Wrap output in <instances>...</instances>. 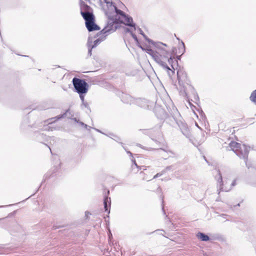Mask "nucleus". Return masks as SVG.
Segmentation results:
<instances>
[{
  "mask_svg": "<svg viewBox=\"0 0 256 256\" xmlns=\"http://www.w3.org/2000/svg\"><path fill=\"white\" fill-rule=\"evenodd\" d=\"M124 23L126 26L134 27L136 30V24L133 22L132 17L126 15L123 11L118 9L116 13H114L113 16L112 17L108 22L107 25L100 32V34H105L104 38L110 33L116 30L118 28V23Z\"/></svg>",
  "mask_w": 256,
  "mask_h": 256,
  "instance_id": "f257e3e1",
  "label": "nucleus"
},
{
  "mask_svg": "<svg viewBox=\"0 0 256 256\" xmlns=\"http://www.w3.org/2000/svg\"><path fill=\"white\" fill-rule=\"evenodd\" d=\"M151 44L155 46L156 48V50H153L150 48L144 49L140 46V47L143 50H145L147 54L151 56L154 60L164 69L166 70L168 74L170 76V72L173 74L174 73V71L170 70L166 62H165V60L170 56V52L164 48V46H166V44L160 42H154Z\"/></svg>",
  "mask_w": 256,
  "mask_h": 256,
  "instance_id": "f03ea898",
  "label": "nucleus"
},
{
  "mask_svg": "<svg viewBox=\"0 0 256 256\" xmlns=\"http://www.w3.org/2000/svg\"><path fill=\"white\" fill-rule=\"evenodd\" d=\"M178 80L179 86L178 89L179 90L180 95L183 96L188 97L190 94L196 95L194 88L190 84V82L188 79L186 74L182 71H178Z\"/></svg>",
  "mask_w": 256,
  "mask_h": 256,
  "instance_id": "7ed1b4c3",
  "label": "nucleus"
},
{
  "mask_svg": "<svg viewBox=\"0 0 256 256\" xmlns=\"http://www.w3.org/2000/svg\"><path fill=\"white\" fill-rule=\"evenodd\" d=\"M229 146L238 156L244 160L246 167L249 168V166L247 164V160L250 148V146H247L245 144L242 145L235 142H231L229 144Z\"/></svg>",
  "mask_w": 256,
  "mask_h": 256,
  "instance_id": "20e7f679",
  "label": "nucleus"
},
{
  "mask_svg": "<svg viewBox=\"0 0 256 256\" xmlns=\"http://www.w3.org/2000/svg\"><path fill=\"white\" fill-rule=\"evenodd\" d=\"M75 91L77 93H87L88 90V84L84 80L74 78L72 80Z\"/></svg>",
  "mask_w": 256,
  "mask_h": 256,
  "instance_id": "39448f33",
  "label": "nucleus"
},
{
  "mask_svg": "<svg viewBox=\"0 0 256 256\" xmlns=\"http://www.w3.org/2000/svg\"><path fill=\"white\" fill-rule=\"evenodd\" d=\"M216 172L218 174V176H216V178L217 180L218 194H220V191L228 192L232 188L236 185V180H235L232 182L230 187L228 188L226 186L223 187V182L222 174H220L219 170H217Z\"/></svg>",
  "mask_w": 256,
  "mask_h": 256,
  "instance_id": "423d86ee",
  "label": "nucleus"
},
{
  "mask_svg": "<svg viewBox=\"0 0 256 256\" xmlns=\"http://www.w3.org/2000/svg\"><path fill=\"white\" fill-rule=\"evenodd\" d=\"M104 0V2L106 3L108 8V9L105 10V14L109 20L113 16L114 13H116L118 8L112 2L108 0Z\"/></svg>",
  "mask_w": 256,
  "mask_h": 256,
  "instance_id": "0eeeda50",
  "label": "nucleus"
},
{
  "mask_svg": "<svg viewBox=\"0 0 256 256\" xmlns=\"http://www.w3.org/2000/svg\"><path fill=\"white\" fill-rule=\"evenodd\" d=\"M136 104L140 107L150 109L153 106V102L145 98H138L136 100Z\"/></svg>",
  "mask_w": 256,
  "mask_h": 256,
  "instance_id": "6e6552de",
  "label": "nucleus"
},
{
  "mask_svg": "<svg viewBox=\"0 0 256 256\" xmlns=\"http://www.w3.org/2000/svg\"><path fill=\"white\" fill-rule=\"evenodd\" d=\"M102 40V39H100V38H98L97 40H95L92 43V41H90V38H88V55L89 56H92V49L96 48L99 44H100V42Z\"/></svg>",
  "mask_w": 256,
  "mask_h": 256,
  "instance_id": "1a4fd4ad",
  "label": "nucleus"
},
{
  "mask_svg": "<svg viewBox=\"0 0 256 256\" xmlns=\"http://www.w3.org/2000/svg\"><path fill=\"white\" fill-rule=\"evenodd\" d=\"M178 124L183 134L187 138H190V134L187 125L182 122H180V124L178 123Z\"/></svg>",
  "mask_w": 256,
  "mask_h": 256,
  "instance_id": "9d476101",
  "label": "nucleus"
},
{
  "mask_svg": "<svg viewBox=\"0 0 256 256\" xmlns=\"http://www.w3.org/2000/svg\"><path fill=\"white\" fill-rule=\"evenodd\" d=\"M86 26L89 32L100 29V27L94 23V20L86 22Z\"/></svg>",
  "mask_w": 256,
  "mask_h": 256,
  "instance_id": "9b49d317",
  "label": "nucleus"
},
{
  "mask_svg": "<svg viewBox=\"0 0 256 256\" xmlns=\"http://www.w3.org/2000/svg\"><path fill=\"white\" fill-rule=\"evenodd\" d=\"M80 14L84 19L85 20L86 22L94 20V16L92 12H83L82 10H81Z\"/></svg>",
  "mask_w": 256,
  "mask_h": 256,
  "instance_id": "f8f14e48",
  "label": "nucleus"
},
{
  "mask_svg": "<svg viewBox=\"0 0 256 256\" xmlns=\"http://www.w3.org/2000/svg\"><path fill=\"white\" fill-rule=\"evenodd\" d=\"M111 204L110 198L105 197L104 201V208L106 212H108V214L110 213V206Z\"/></svg>",
  "mask_w": 256,
  "mask_h": 256,
  "instance_id": "ddd939ff",
  "label": "nucleus"
},
{
  "mask_svg": "<svg viewBox=\"0 0 256 256\" xmlns=\"http://www.w3.org/2000/svg\"><path fill=\"white\" fill-rule=\"evenodd\" d=\"M198 238L200 240L202 241L207 242L210 240V237L204 233L198 232L196 234Z\"/></svg>",
  "mask_w": 256,
  "mask_h": 256,
  "instance_id": "4468645a",
  "label": "nucleus"
},
{
  "mask_svg": "<svg viewBox=\"0 0 256 256\" xmlns=\"http://www.w3.org/2000/svg\"><path fill=\"white\" fill-rule=\"evenodd\" d=\"M66 113H64V114H62V115H60V116H56V117H54V118H50V119H48V123L49 124H52V122H53V121H52V120H54H54H60V118H64V117L65 116H66Z\"/></svg>",
  "mask_w": 256,
  "mask_h": 256,
  "instance_id": "2eb2a0df",
  "label": "nucleus"
},
{
  "mask_svg": "<svg viewBox=\"0 0 256 256\" xmlns=\"http://www.w3.org/2000/svg\"><path fill=\"white\" fill-rule=\"evenodd\" d=\"M138 30H139V32H140V34H142L144 38H145V40L149 43V44H152V43H153L154 42V41L150 39L149 38H148L146 34H144V33L143 31L141 30V28H138Z\"/></svg>",
  "mask_w": 256,
  "mask_h": 256,
  "instance_id": "dca6fc26",
  "label": "nucleus"
},
{
  "mask_svg": "<svg viewBox=\"0 0 256 256\" xmlns=\"http://www.w3.org/2000/svg\"><path fill=\"white\" fill-rule=\"evenodd\" d=\"M250 98L252 102L256 104V90L252 93Z\"/></svg>",
  "mask_w": 256,
  "mask_h": 256,
  "instance_id": "f3484780",
  "label": "nucleus"
},
{
  "mask_svg": "<svg viewBox=\"0 0 256 256\" xmlns=\"http://www.w3.org/2000/svg\"><path fill=\"white\" fill-rule=\"evenodd\" d=\"M174 58H172L171 56L170 55V56L168 57V58L165 60V62L166 61L168 62V64L171 65V66H172V68L173 69H174V68L173 65H172V64L174 62Z\"/></svg>",
  "mask_w": 256,
  "mask_h": 256,
  "instance_id": "a211bd4d",
  "label": "nucleus"
},
{
  "mask_svg": "<svg viewBox=\"0 0 256 256\" xmlns=\"http://www.w3.org/2000/svg\"><path fill=\"white\" fill-rule=\"evenodd\" d=\"M126 98V99L130 98V96L126 94H124L122 96V100L125 102V103H128L129 102V100H124V98Z\"/></svg>",
  "mask_w": 256,
  "mask_h": 256,
  "instance_id": "6ab92c4d",
  "label": "nucleus"
},
{
  "mask_svg": "<svg viewBox=\"0 0 256 256\" xmlns=\"http://www.w3.org/2000/svg\"><path fill=\"white\" fill-rule=\"evenodd\" d=\"M80 95V98L82 102H84V95L86 93H78Z\"/></svg>",
  "mask_w": 256,
  "mask_h": 256,
  "instance_id": "aec40b11",
  "label": "nucleus"
},
{
  "mask_svg": "<svg viewBox=\"0 0 256 256\" xmlns=\"http://www.w3.org/2000/svg\"><path fill=\"white\" fill-rule=\"evenodd\" d=\"M130 34L132 36V37L133 38L134 40L137 43H138V38L132 32H130Z\"/></svg>",
  "mask_w": 256,
  "mask_h": 256,
  "instance_id": "412c9836",
  "label": "nucleus"
},
{
  "mask_svg": "<svg viewBox=\"0 0 256 256\" xmlns=\"http://www.w3.org/2000/svg\"><path fill=\"white\" fill-rule=\"evenodd\" d=\"M164 172H163V170L162 172H159V173H158L157 174H156L154 177H153V178H157L158 177H160V176H162Z\"/></svg>",
  "mask_w": 256,
  "mask_h": 256,
  "instance_id": "4be33fe9",
  "label": "nucleus"
},
{
  "mask_svg": "<svg viewBox=\"0 0 256 256\" xmlns=\"http://www.w3.org/2000/svg\"><path fill=\"white\" fill-rule=\"evenodd\" d=\"M82 104L85 108H88L90 110V107L88 106V104L87 102H82Z\"/></svg>",
  "mask_w": 256,
  "mask_h": 256,
  "instance_id": "5701e85b",
  "label": "nucleus"
},
{
  "mask_svg": "<svg viewBox=\"0 0 256 256\" xmlns=\"http://www.w3.org/2000/svg\"><path fill=\"white\" fill-rule=\"evenodd\" d=\"M78 124L81 125L82 126H83L84 128H87L88 127V126L85 124H84L83 122H79Z\"/></svg>",
  "mask_w": 256,
  "mask_h": 256,
  "instance_id": "b1692460",
  "label": "nucleus"
},
{
  "mask_svg": "<svg viewBox=\"0 0 256 256\" xmlns=\"http://www.w3.org/2000/svg\"><path fill=\"white\" fill-rule=\"evenodd\" d=\"M80 4H81V6H84L85 7L86 10L88 9L89 8H90L89 6H88L84 2H81Z\"/></svg>",
  "mask_w": 256,
  "mask_h": 256,
  "instance_id": "393cba45",
  "label": "nucleus"
},
{
  "mask_svg": "<svg viewBox=\"0 0 256 256\" xmlns=\"http://www.w3.org/2000/svg\"><path fill=\"white\" fill-rule=\"evenodd\" d=\"M171 168L172 166H167L164 170L163 172H166V171L168 170H170L171 169Z\"/></svg>",
  "mask_w": 256,
  "mask_h": 256,
  "instance_id": "a878e982",
  "label": "nucleus"
},
{
  "mask_svg": "<svg viewBox=\"0 0 256 256\" xmlns=\"http://www.w3.org/2000/svg\"><path fill=\"white\" fill-rule=\"evenodd\" d=\"M90 214L89 212H85L86 216L87 218L88 217L89 215H90Z\"/></svg>",
  "mask_w": 256,
  "mask_h": 256,
  "instance_id": "bb28decb",
  "label": "nucleus"
},
{
  "mask_svg": "<svg viewBox=\"0 0 256 256\" xmlns=\"http://www.w3.org/2000/svg\"><path fill=\"white\" fill-rule=\"evenodd\" d=\"M108 237H109V240H110L111 238H112V234H111L110 231V234H108Z\"/></svg>",
  "mask_w": 256,
  "mask_h": 256,
  "instance_id": "cd10ccee",
  "label": "nucleus"
},
{
  "mask_svg": "<svg viewBox=\"0 0 256 256\" xmlns=\"http://www.w3.org/2000/svg\"><path fill=\"white\" fill-rule=\"evenodd\" d=\"M73 120H74V122H76L77 123H78V122H80L78 120L76 119V118H73Z\"/></svg>",
  "mask_w": 256,
  "mask_h": 256,
  "instance_id": "c85d7f7f",
  "label": "nucleus"
},
{
  "mask_svg": "<svg viewBox=\"0 0 256 256\" xmlns=\"http://www.w3.org/2000/svg\"><path fill=\"white\" fill-rule=\"evenodd\" d=\"M132 162L134 163V164L136 166H138L137 164H136V160H132Z\"/></svg>",
  "mask_w": 256,
  "mask_h": 256,
  "instance_id": "c756f323",
  "label": "nucleus"
},
{
  "mask_svg": "<svg viewBox=\"0 0 256 256\" xmlns=\"http://www.w3.org/2000/svg\"><path fill=\"white\" fill-rule=\"evenodd\" d=\"M94 129L96 131H97V132H100V133H102V134H104L103 132H102L100 130H98V129H97V128H94Z\"/></svg>",
  "mask_w": 256,
  "mask_h": 256,
  "instance_id": "7c9ffc66",
  "label": "nucleus"
},
{
  "mask_svg": "<svg viewBox=\"0 0 256 256\" xmlns=\"http://www.w3.org/2000/svg\"><path fill=\"white\" fill-rule=\"evenodd\" d=\"M126 32H130H130H132L130 30L129 28H126Z\"/></svg>",
  "mask_w": 256,
  "mask_h": 256,
  "instance_id": "2f4dec72",
  "label": "nucleus"
},
{
  "mask_svg": "<svg viewBox=\"0 0 256 256\" xmlns=\"http://www.w3.org/2000/svg\"><path fill=\"white\" fill-rule=\"evenodd\" d=\"M182 46H183V48H184V52H182V54L185 51V48H184V43L182 42Z\"/></svg>",
  "mask_w": 256,
  "mask_h": 256,
  "instance_id": "473e14b6",
  "label": "nucleus"
},
{
  "mask_svg": "<svg viewBox=\"0 0 256 256\" xmlns=\"http://www.w3.org/2000/svg\"><path fill=\"white\" fill-rule=\"evenodd\" d=\"M127 153H128V154H130V156H132V154L130 152L128 151V152H127Z\"/></svg>",
  "mask_w": 256,
  "mask_h": 256,
  "instance_id": "72a5a7b5",
  "label": "nucleus"
},
{
  "mask_svg": "<svg viewBox=\"0 0 256 256\" xmlns=\"http://www.w3.org/2000/svg\"><path fill=\"white\" fill-rule=\"evenodd\" d=\"M177 58H178V60H180V56H177Z\"/></svg>",
  "mask_w": 256,
  "mask_h": 256,
  "instance_id": "f704fd0d",
  "label": "nucleus"
},
{
  "mask_svg": "<svg viewBox=\"0 0 256 256\" xmlns=\"http://www.w3.org/2000/svg\"><path fill=\"white\" fill-rule=\"evenodd\" d=\"M204 159L205 160H206V162H208V161H207V160H206V157H205V156H204Z\"/></svg>",
  "mask_w": 256,
  "mask_h": 256,
  "instance_id": "c9c22d12",
  "label": "nucleus"
},
{
  "mask_svg": "<svg viewBox=\"0 0 256 256\" xmlns=\"http://www.w3.org/2000/svg\"><path fill=\"white\" fill-rule=\"evenodd\" d=\"M138 146H140V147H142V146H141V144H138Z\"/></svg>",
  "mask_w": 256,
  "mask_h": 256,
  "instance_id": "e433bc0d",
  "label": "nucleus"
},
{
  "mask_svg": "<svg viewBox=\"0 0 256 256\" xmlns=\"http://www.w3.org/2000/svg\"><path fill=\"white\" fill-rule=\"evenodd\" d=\"M3 206H0V207H2Z\"/></svg>",
  "mask_w": 256,
  "mask_h": 256,
  "instance_id": "4c0bfd02",
  "label": "nucleus"
},
{
  "mask_svg": "<svg viewBox=\"0 0 256 256\" xmlns=\"http://www.w3.org/2000/svg\"><path fill=\"white\" fill-rule=\"evenodd\" d=\"M2 220V219H0V220Z\"/></svg>",
  "mask_w": 256,
  "mask_h": 256,
  "instance_id": "58836bf2",
  "label": "nucleus"
}]
</instances>
